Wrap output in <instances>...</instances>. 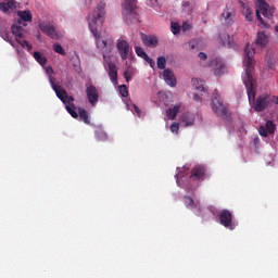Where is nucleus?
<instances>
[{"mask_svg":"<svg viewBox=\"0 0 278 278\" xmlns=\"http://www.w3.org/2000/svg\"><path fill=\"white\" fill-rule=\"evenodd\" d=\"M253 55L255 50H244V72L247 78H244V87H247V94L249 102H253V110L257 113L263 112L268 106V96L262 94L255 99V80L253 79Z\"/></svg>","mask_w":278,"mask_h":278,"instance_id":"1","label":"nucleus"},{"mask_svg":"<svg viewBox=\"0 0 278 278\" xmlns=\"http://www.w3.org/2000/svg\"><path fill=\"white\" fill-rule=\"evenodd\" d=\"M105 17V3L101 2L98 7H96V11L93 13H89L87 17V25L89 27V31L96 38V48L101 50H108L110 52L112 50V45L105 40L101 39L99 36V26L103 25V20Z\"/></svg>","mask_w":278,"mask_h":278,"instance_id":"2","label":"nucleus"},{"mask_svg":"<svg viewBox=\"0 0 278 278\" xmlns=\"http://www.w3.org/2000/svg\"><path fill=\"white\" fill-rule=\"evenodd\" d=\"M50 86L52 87V90L56 93V98L63 102L65 105V110L67 113H70V116L72 118L76 119L78 117V112H76V106H74V97L68 96L67 91L65 89L61 88V86L55 84L54 77L50 76Z\"/></svg>","mask_w":278,"mask_h":278,"instance_id":"3","label":"nucleus"},{"mask_svg":"<svg viewBox=\"0 0 278 278\" xmlns=\"http://www.w3.org/2000/svg\"><path fill=\"white\" fill-rule=\"evenodd\" d=\"M137 3V0H124L123 2V18L127 25L138 23Z\"/></svg>","mask_w":278,"mask_h":278,"instance_id":"4","label":"nucleus"},{"mask_svg":"<svg viewBox=\"0 0 278 278\" xmlns=\"http://www.w3.org/2000/svg\"><path fill=\"white\" fill-rule=\"evenodd\" d=\"M211 110L219 118H223L225 121H229V118H231V113H229V109H227V105L223 103V100H220V96L218 93H213V96L211 97Z\"/></svg>","mask_w":278,"mask_h":278,"instance_id":"5","label":"nucleus"},{"mask_svg":"<svg viewBox=\"0 0 278 278\" xmlns=\"http://www.w3.org/2000/svg\"><path fill=\"white\" fill-rule=\"evenodd\" d=\"M274 12H275V9L269 8L264 0H258L257 10L255 11V17L257 18V22H260V24L266 26V24L264 23V20H262V16H264V18L266 20H270L273 18Z\"/></svg>","mask_w":278,"mask_h":278,"instance_id":"6","label":"nucleus"},{"mask_svg":"<svg viewBox=\"0 0 278 278\" xmlns=\"http://www.w3.org/2000/svg\"><path fill=\"white\" fill-rule=\"evenodd\" d=\"M217 219H219V225H223V227L231 231L235 230L236 227L238 226L233 222V214H231L229 210L219 211V216H217Z\"/></svg>","mask_w":278,"mask_h":278,"instance_id":"7","label":"nucleus"},{"mask_svg":"<svg viewBox=\"0 0 278 278\" xmlns=\"http://www.w3.org/2000/svg\"><path fill=\"white\" fill-rule=\"evenodd\" d=\"M208 67L215 77L225 75V61L220 58H213L208 61Z\"/></svg>","mask_w":278,"mask_h":278,"instance_id":"8","label":"nucleus"},{"mask_svg":"<svg viewBox=\"0 0 278 278\" xmlns=\"http://www.w3.org/2000/svg\"><path fill=\"white\" fill-rule=\"evenodd\" d=\"M10 31L12 36H14V41H16V43L23 48H27V50L31 49V45H29L26 40H23V27L13 24Z\"/></svg>","mask_w":278,"mask_h":278,"instance_id":"9","label":"nucleus"},{"mask_svg":"<svg viewBox=\"0 0 278 278\" xmlns=\"http://www.w3.org/2000/svg\"><path fill=\"white\" fill-rule=\"evenodd\" d=\"M39 29H41V31L46 34V36L50 37V39L52 40H59L61 38V34L51 23L43 22L39 24Z\"/></svg>","mask_w":278,"mask_h":278,"instance_id":"10","label":"nucleus"},{"mask_svg":"<svg viewBox=\"0 0 278 278\" xmlns=\"http://www.w3.org/2000/svg\"><path fill=\"white\" fill-rule=\"evenodd\" d=\"M236 20V12L233 9L227 7L225 11H223L222 15H219V23H223L226 27H231Z\"/></svg>","mask_w":278,"mask_h":278,"instance_id":"11","label":"nucleus"},{"mask_svg":"<svg viewBox=\"0 0 278 278\" xmlns=\"http://www.w3.org/2000/svg\"><path fill=\"white\" fill-rule=\"evenodd\" d=\"M116 50L121 60L125 61L129 58V53H131V46L126 40H118L116 42Z\"/></svg>","mask_w":278,"mask_h":278,"instance_id":"12","label":"nucleus"},{"mask_svg":"<svg viewBox=\"0 0 278 278\" xmlns=\"http://www.w3.org/2000/svg\"><path fill=\"white\" fill-rule=\"evenodd\" d=\"M85 94L87 96L89 104L94 106L99 102V90L93 85L87 86Z\"/></svg>","mask_w":278,"mask_h":278,"instance_id":"13","label":"nucleus"},{"mask_svg":"<svg viewBox=\"0 0 278 278\" xmlns=\"http://www.w3.org/2000/svg\"><path fill=\"white\" fill-rule=\"evenodd\" d=\"M205 168L202 165L193 166L191 168V175H189L190 181H203L205 176Z\"/></svg>","mask_w":278,"mask_h":278,"instance_id":"14","label":"nucleus"},{"mask_svg":"<svg viewBox=\"0 0 278 278\" xmlns=\"http://www.w3.org/2000/svg\"><path fill=\"white\" fill-rule=\"evenodd\" d=\"M163 79L165 80V84L167 86L175 88L176 87V76L174 75V72L169 68L163 71Z\"/></svg>","mask_w":278,"mask_h":278,"instance_id":"15","label":"nucleus"},{"mask_svg":"<svg viewBox=\"0 0 278 278\" xmlns=\"http://www.w3.org/2000/svg\"><path fill=\"white\" fill-rule=\"evenodd\" d=\"M140 40L144 47L155 48L157 46V38L155 36L144 35L140 33Z\"/></svg>","mask_w":278,"mask_h":278,"instance_id":"16","label":"nucleus"},{"mask_svg":"<svg viewBox=\"0 0 278 278\" xmlns=\"http://www.w3.org/2000/svg\"><path fill=\"white\" fill-rule=\"evenodd\" d=\"M16 10V1L8 0L5 2H0V11L8 14Z\"/></svg>","mask_w":278,"mask_h":278,"instance_id":"17","label":"nucleus"},{"mask_svg":"<svg viewBox=\"0 0 278 278\" xmlns=\"http://www.w3.org/2000/svg\"><path fill=\"white\" fill-rule=\"evenodd\" d=\"M266 45H268V36H266L264 31H258L255 38V47L264 49L266 48Z\"/></svg>","mask_w":278,"mask_h":278,"instance_id":"18","label":"nucleus"},{"mask_svg":"<svg viewBox=\"0 0 278 278\" xmlns=\"http://www.w3.org/2000/svg\"><path fill=\"white\" fill-rule=\"evenodd\" d=\"M108 68H109L108 75L110 76V79L112 80V84H116L117 79H118V73H117V70H116V64L110 62V63H108Z\"/></svg>","mask_w":278,"mask_h":278,"instance_id":"19","label":"nucleus"},{"mask_svg":"<svg viewBox=\"0 0 278 278\" xmlns=\"http://www.w3.org/2000/svg\"><path fill=\"white\" fill-rule=\"evenodd\" d=\"M191 84H193V87L195 88V90H198V92H200V96L208 97V93L204 89V85L202 84V80H198L197 78H193L191 80Z\"/></svg>","mask_w":278,"mask_h":278,"instance_id":"20","label":"nucleus"},{"mask_svg":"<svg viewBox=\"0 0 278 278\" xmlns=\"http://www.w3.org/2000/svg\"><path fill=\"white\" fill-rule=\"evenodd\" d=\"M0 37L5 42L10 43V46H12V48L16 49V45L14 43V40H12V37L10 36V33L8 31V29L1 28L0 29Z\"/></svg>","mask_w":278,"mask_h":278,"instance_id":"21","label":"nucleus"},{"mask_svg":"<svg viewBox=\"0 0 278 278\" xmlns=\"http://www.w3.org/2000/svg\"><path fill=\"white\" fill-rule=\"evenodd\" d=\"M219 45L231 48V36H229L227 33H219Z\"/></svg>","mask_w":278,"mask_h":278,"instance_id":"22","label":"nucleus"},{"mask_svg":"<svg viewBox=\"0 0 278 278\" xmlns=\"http://www.w3.org/2000/svg\"><path fill=\"white\" fill-rule=\"evenodd\" d=\"M179 112H180V103L174 105L172 109H167V118H169V121H175Z\"/></svg>","mask_w":278,"mask_h":278,"instance_id":"23","label":"nucleus"},{"mask_svg":"<svg viewBox=\"0 0 278 278\" xmlns=\"http://www.w3.org/2000/svg\"><path fill=\"white\" fill-rule=\"evenodd\" d=\"M265 61H266V65L268 66V68L273 70V67L275 66V62H277V59L275 58V53H273V51H270V50L267 51Z\"/></svg>","mask_w":278,"mask_h":278,"instance_id":"24","label":"nucleus"},{"mask_svg":"<svg viewBox=\"0 0 278 278\" xmlns=\"http://www.w3.org/2000/svg\"><path fill=\"white\" fill-rule=\"evenodd\" d=\"M180 121L182 122V124H185V127H190L193 125L194 116L191 113H185L182 114Z\"/></svg>","mask_w":278,"mask_h":278,"instance_id":"25","label":"nucleus"},{"mask_svg":"<svg viewBox=\"0 0 278 278\" xmlns=\"http://www.w3.org/2000/svg\"><path fill=\"white\" fill-rule=\"evenodd\" d=\"M16 16H18V18L25 23L31 22V12H29V10L18 11L16 12Z\"/></svg>","mask_w":278,"mask_h":278,"instance_id":"26","label":"nucleus"},{"mask_svg":"<svg viewBox=\"0 0 278 278\" xmlns=\"http://www.w3.org/2000/svg\"><path fill=\"white\" fill-rule=\"evenodd\" d=\"M242 14L244 15L247 22L253 21V11L247 4H242Z\"/></svg>","mask_w":278,"mask_h":278,"instance_id":"27","label":"nucleus"},{"mask_svg":"<svg viewBox=\"0 0 278 278\" xmlns=\"http://www.w3.org/2000/svg\"><path fill=\"white\" fill-rule=\"evenodd\" d=\"M77 115L78 116L76 117V119L78 118L79 121L85 123V125H89V116L87 115V111H85V109L78 108V114Z\"/></svg>","mask_w":278,"mask_h":278,"instance_id":"28","label":"nucleus"},{"mask_svg":"<svg viewBox=\"0 0 278 278\" xmlns=\"http://www.w3.org/2000/svg\"><path fill=\"white\" fill-rule=\"evenodd\" d=\"M33 58H35L37 63H39L41 66H46V64H48V59H46V56L41 52H35V54H33Z\"/></svg>","mask_w":278,"mask_h":278,"instance_id":"29","label":"nucleus"},{"mask_svg":"<svg viewBox=\"0 0 278 278\" xmlns=\"http://www.w3.org/2000/svg\"><path fill=\"white\" fill-rule=\"evenodd\" d=\"M154 66H159V70L161 71L166 70L165 67L167 66V60L165 56H159V59H156V63H154Z\"/></svg>","mask_w":278,"mask_h":278,"instance_id":"30","label":"nucleus"},{"mask_svg":"<svg viewBox=\"0 0 278 278\" xmlns=\"http://www.w3.org/2000/svg\"><path fill=\"white\" fill-rule=\"evenodd\" d=\"M131 76H134V67L127 66V70L125 71V73H123L125 81L129 83L131 80Z\"/></svg>","mask_w":278,"mask_h":278,"instance_id":"31","label":"nucleus"},{"mask_svg":"<svg viewBox=\"0 0 278 278\" xmlns=\"http://www.w3.org/2000/svg\"><path fill=\"white\" fill-rule=\"evenodd\" d=\"M96 140L99 141H106L108 140V134L101 129L96 130Z\"/></svg>","mask_w":278,"mask_h":278,"instance_id":"32","label":"nucleus"},{"mask_svg":"<svg viewBox=\"0 0 278 278\" xmlns=\"http://www.w3.org/2000/svg\"><path fill=\"white\" fill-rule=\"evenodd\" d=\"M52 49L54 50V53L59 55H65V50L63 49V46L60 43H53Z\"/></svg>","mask_w":278,"mask_h":278,"instance_id":"33","label":"nucleus"},{"mask_svg":"<svg viewBox=\"0 0 278 278\" xmlns=\"http://www.w3.org/2000/svg\"><path fill=\"white\" fill-rule=\"evenodd\" d=\"M185 206L189 210H194L195 208V202H193L192 198L185 197Z\"/></svg>","mask_w":278,"mask_h":278,"instance_id":"34","label":"nucleus"},{"mask_svg":"<svg viewBox=\"0 0 278 278\" xmlns=\"http://www.w3.org/2000/svg\"><path fill=\"white\" fill-rule=\"evenodd\" d=\"M180 30H182L180 24L172 22V34H174V36H177L178 34H180Z\"/></svg>","mask_w":278,"mask_h":278,"instance_id":"35","label":"nucleus"},{"mask_svg":"<svg viewBox=\"0 0 278 278\" xmlns=\"http://www.w3.org/2000/svg\"><path fill=\"white\" fill-rule=\"evenodd\" d=\"M134 50L136 51V55H138V58H140V59L149 58V55H147V53L144 52V50H142V48L136 46V48H134Z\"/></svg>","mask_w":278,"mask_h":278,"instance_id":"36","label":"nucleus"},{"mask_svg":"<svg viewBox=\"0 0 278 278\" xmlns=\"http://www.w3.org/2000/svg\"><path fill=\"white\" fill-rule=\"evenodd\" d=\"M264 129L268 131V134L275 132V124H273V121H266V125L264 126Z\"/></svg>","mask_w":278,"mask_h":278,"instance_id":"37","label":"nucleus"},{"mask_svg":"<svg viewBox=\"0 0 278 278\" xmlns=\"http://www.w3.org/2000/svg\"><path fill=\"white\" fill-rule=\"evenodd\" d=\"M118 92H121V97L127 98L128 96L127 86L125 85L118 86Z\"/></svg>","mask_w":278,"mask_h":278,"instance_id":"38","label":"nucleus"},{"mask_svg":"<svg viewBox=\"0 0 278 278\" xmlns=\"http://www.w3.org/2000/svg\"><path fill=\"white\" fill-rule=\"evenodd\" d=\"M258 132H260V136L264 138L268 137L269 135H273V134H268V130L264 129V126H260Z\"/></svg>","mask_w":278,"mask_h":278,"instance_id":"39","label":"nucleus"},{"mask_svg":"<svg viewBox=\"0 0 278 278\" xmlns=\"http://www.w3.org/2000/svg\"><path fill=\"white\" fill-rule=\"evenodd\" d=\"M169 130L172 131V134L178 135V130H179V125H178V123L172 124V126L169 127Z\"/></svg>","mask_w":278,"mask_h":278,"instance_id":"40","label":"nucleus"},{"mask_svg":"<svg viewBox=\"0 0 278 278\" xmlns=\"http://www.w3.org/2000/svg\"><path fill=\"white\" fill-rule=\"evenodd\" d=\"M142 60H144V62H147V64H149V67L153 68V66H155V62L151 59V58H141Z\"/></svg>","mask_w":278,"mask_h":278,"instance_id":"41","label":"nucleus"},{"mask_svg":"<svg viewBox=\"0 0 278 278\" xmlns=\"http://www.w3.org/2000/svg\"><path fill=\"white\" fill-rule=\"evenodd\" d=\"M180 28L182 29V31H189L191 30V24L185 22L182 23V26H180Z\"/></svg>","mask_w":278,"mask_h":278,"instance_id":"42","label":"nucleus"},{"mask_svg":"<svg viewBox=\"0 0 278 278\" xmlns=\"http://www.w3.org/2000/svg\"><path fill=\"white\" fill-rule=\"evenodd\" d=\"M198 59H200L202 61L206 60V53H204V52L198 53Z\"/></svg>","mask_w":278,"mask_h":278,"instance_id":"43","label":"nucleus"},{"mask_svg":"<svg viewBox=\"0 0 278 278\" xmlns=\"http://www.w3.org/2000/svg\"><path fill=\"white\" fill-rule=\"evenodd\" d=\"M134 112H136V114H138V117H140V109H138L136 104H134Z\"/></svg>","mask_w":278,"mask_h":278,"instance_id":"44","label":"nucleus"},{"mask_svg":"<svg viewBox=\"0 0 278 278\" xmlns=\"http://www.w3.org/2000/svg\"><path fill=\"white\" fill-rule=\"evenodd\" d=\"M193 100H194L195 102H200V96L193 94Z\"/></svg>","mask_w":278,"mask_h":278,"instance_id":"45","label":"nucleus"},{"mask_svg":"<svg viewBox=\"0 0 278 278\" xmlns=\"http://www.w3.org/2000/svg\"><path fill=\"white\" fill-rule=\"evenodd\" d=\"M189 5H190L189 1L182 2V8H189Z\"/></svg>","mask_w":278,"mask_h":278,"instance_id":"46","label":"nucleus"},{"mask_svg":"<svg viewBox=\"0 0 278 278\" xmlns=\"http://www.w3.org/2000/svg\"><path fill=\"white\" fill-rule=\"evenodd\" d=\"M189 47L191 48V50L195 49V46H193V41L189 42Z\"/></svg>","mask_w":278,"mask_h":278,"instance_id":"47","label":"nucleus"},{"mask_svg":"<svg viewBox=\"0 0 278 278\" xmlns=\"http://www.w3.org/2000/svg\"><path fill=\"white\" fill-rule=\"evenodd\" d=\"M49 74H52L54 71L52 70V67H48L47 70H46Z\"/></svg>","mask_w":278,"mask_h":278,"instance_id":"48","label":"nucleus"},{"mask_svg":"<svg viewBox=\"0 0 278 278\" xmlns=\"http://www.w3.org/2000/svg\"><path fill=\"white\" fill-rule=\"evenodd\" d=\"M273 102H275V104L278 105V97H274V98H273Z\"/></svg>","mask_w":278,"mask_h":278,"instance_id":"49","label":"nucleus"},{"mask_svg":"<svg viewBox=\"0 0 278 278\" xmlns=\"http://www.w3.org/2000/svg\"><path fill=\"white\" fill-rule=\"evenodd\" d=\"M275 33H278V26H275Z\"/></svg>","mask_w":278,"mask_h":278,"instance_id":"50","label":"nucleus"},{"mask_svg":"<svg viewBox=\"0 0 278 278\" xmlns=\"http://www.w3.org/2000/svg\"><path fill=\"white\" fill-rule=\"evenodd\" d=\"M106 56L105 55H103V59H105Z\"/></svg>","mask_w":278,"mask_h":278,"instance_id":"51","label":"nucleus"},{"mask_svg":"<svg viewBox=\"0 0 278 278\" xmlns=\"http://www.w3.org/2000/svg\"><path fill=\"white\" fill-rule=\"evenodd\" d=\"M154 1H156V2H157V0H154Z\"/></svg>","mask_w":278,"mask_h":278,"instance_id":"52","label":"nucleus"}]
</instances>
